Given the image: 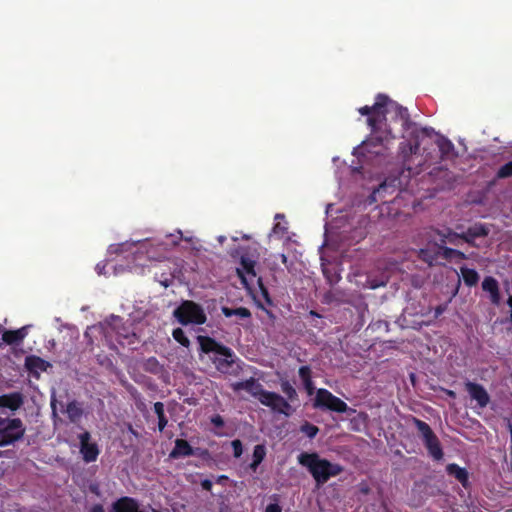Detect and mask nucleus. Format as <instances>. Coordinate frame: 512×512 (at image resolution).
I'll list each match as a JSON object with an SVG mask.
<instances>
[{
    "label": "nucleus",
    "instance_id": "f257e3e1",
    "mask_svg": "<svg viewBox=\"0 0 512 512\" xmlns=\"http://www.w3.org/2000/svg\"><path fill=\"white\" fill-rule=\"evenodd\" d=\"M358 111L361 115L368 116L367 124L372 134L371 140L364 141L361 149L379 154L370 147L384 145L399 134L404 139L399 145V153L404 163L419 152L423 139L434 133L433 128H419L411 120L406 107L382 93L376 96L372 106H363Z\"/></svg>",
    "mask_w": 512,
    "mask_h": 512
},
{
    "label": "nucleus",
    "instance_id": "f03ea898",
    "mask_svg": "<svg viewBox=\"0 0 512 512\" xmlns=\"http://www.w3.org/2000/svg\"><path fill=\"white\" fill-rule=\"evenodd\" d=\"M229 255L234 259H239L240 266L236 268L237 275L245 289L253 294L255 284H257L260 294L266 304L271 306L273 301L270 297L267 287L264 285L260 276H257L255 266L259 258V243L253 241L247 245L233 244L228 251Z\"/></svg>",
    "mask_w": 512,
    "mask_h": 512
},
{
    "label": "nucleus",
    "instance_id": "7ed1b4c3",
    "mask_svg": "<svg viewBox=\"0 0 512 512\" xmlns=\"http://www.w3.org/2000/svg\"><path fill=\"white\" fill-rule=\"evenodd\" d=\"M232 387L236 391L245 390L262 405L269 407L275 413L289 417L294 412L291 404H289L283 396L276 392L265 390L263 385L253 377L245 381L237 382L233 384Z\"/></svg>",
    "mask_w": 512,
    "mask_h": 512
},
{
    "label": "nucleus",
    "instance_id": "20e7f679",
    "mask_svg": "<svg viewBox=\"0 0 512 512\" xmlns=\"http://www.w3.org/2000/svg\"><path fill=\"white\" fill-rule=\"evenodd\" d=\"M298 462L309 471L318 487L327 483L330 478L340 475L344 470L340 464L321 458L316 452L301 453L298 456Z\"/></svg>",
    "mask_w": 512,
    "mask_h": 512
},
{
    "label": "nucleus",
    "instance_id": "39448f33",
    "mask_svg": "<svg viewBox=\"0 0 512 512\" xmlns=\"http://www.w3.org/2000/svg\"><path fill=\"white\" fill-rule=\"evenodd\" d=\"M412 423L416 427L418 436L427 449L428 454L433 458V460L441 461L444 457V452L437 435L429 424L416 417H412Z\"/></svg>",
    "mask_w": 512,
    "mask_h": 512
},
{
    "label": "nucleus",
    "instance_id": "423d86ee",
    "mask_svg": "<svg viewBox=\"0 0 512 512\" xmlns=\"http://www.w3.org/2000/svg\"><path fill=\"white\" fill-rule=\"evenodd\" d=\"M26 427L20 418L0 416V448L14 445L23 439Z\"/></svg>",
    "mask_w": 512,
    "mask_h": 512
},
{
    "label": "nucleus",
    "instance_id": "0eeeda50",
    "mask_svg": "<svg viewBox=\"0 0 512 512\" xmlns=\"http://www.w3.org/2000/svg\"><path fill=\"white\" fill-rule=\"evenodd\" d=\"M175 318L182 325L188 324H204L206 322V314L203 308L191 301H183L173 312Z\"/></svg>",
    "mask_w": 512,
    "mask_h": 512
},
{
    "label": "nucleus",
    "instance_id": "6e6552de",
    "mask_svg": "<svg viewBox=\"0 0 512 512\" xmlns=\"http://www.w3.org/2000/svg\"><path fill=\"white\" fill-rule=\"evenodd\" d=\"M313 406L319 409H326L337 413H345L349 410L348 405L339 397L333 395L329 390L320 388L316 391Z\"/></svg>",
    "mask_w": 512,
    "mask_h": 512
},
{
    "label": "nucleus",
    "instance_id": "1a4fd4ad",
    "mask_svg": "<svg viewBox=\"0 0 512 512\" xmlns=\"http://www.w3.org/2000/svg\"><path fill=\"white\" fill-rule=\"evenodd\" d=\"M80 442V453L84 462L91 463L97 460L100 450L95 442H90L91 434L88 431L78 435Z\"/></svg>",
    "mask_w": 512,
    "mask_h": 512
},
{
    "label": "nucleus",
    "instance_id": "9d476101",
    "mask_svg": "<svg viewBox=\"0 0 512 512\" xmlns=\"http://www.w3.org/2000/svg\"><path fill=\"white\" fill-rule=\"evenodd\" d=\"M465 389L470 398L476 401L480 408H485L490 402V396L487 390L479 383L472 381L465 382Z\"/></svg>",
    "mask_w": 512,
    "mask_h": 512
},
{
    "label": "nucleus",
    "instance_id": "9b49d317",
    "mask_svg": "<svg viewBox=\"0 0 512 512\" xmlns=\"http://www.w3.org/2000/svg\"><path fill=\"white\" fill-rule=\"evenodd\" d=\"M24 366L33 377L38 379L40 372L47 371L51 364L39 356L29 355L25 358Z\"/></svg>",
    "mask_w": 512,
    "mask_h": 512
},
{
    "label": "nucleus",
    "instance_id": "f8f14e48",
    "mask_svg": "<svg viewBox=\"0 0 512 512\" xmlns=\"http://www.w3.org/2000/svg\"><path fill=\"white\" fill-rule=\"evenodd\" d=\"M111 512H144L140 509L139 503L136 499L128 496L117 499L112 504Z\"/></svg>",
    "mask_w": 512,
    "mask_h": 512
},
{
    "label": "nucleus",
    "instance_id": "ddd939ff",
    "mask_svg": "<svg viewBox=\"0 0 512 512\" xmlns=\"http://www.w3.org/2000/svg\"><path fill=\"white\" fill-rule=\"evenodd\" d=\"M24 404V396L20 392H12L0 395V408H7L11 411L19 410Z\"/></svg>",
    "mask_w": 512,
    "mask_h": 512
},
{
    "label": "nucleus",
    "instance_id": "4468645a",
    "mask_svg": "<svg viewBox=\"0 0 512 512\" xmlns=\"http://www.w3.org/2000/svg\"><path fill=\"white\" fill-rule=\"evenodd\" d=\"M29 328V325H25L17 330H5L2 334V340L8 345H19L28 335Z\"/></svg>",
    "mask_w": 512,
    "mask_h": 512
},
{
    "label": "nucleus",
    "instance_id": "2eb2a0df",
    "mask_svg": "<svg viewBox=\"0 0 512 512\" xmlns=\"http://www.w3.org/2000/svg\"><path fill=\"white\" fill-rule=\"evenodd\" d=\"M482 289L485 292L489 293L490 301L492 304H494V305L500 304L501 296H500L499 284H498V281L494 277H492V276L485 277L482 282Z\"/></svg>",
    "mask_w": 512,
    "mask_h": 512
},
{
    "label": "nucleus",
    "instance_id": "dca6fc26",
    "mask_svg": "<svg viewBox=\"0 0 512 512\" xmlns=\"http://www.w3.org/2000/svg\"><path fill=\"white\" fill-rule=\"evenodd\" d=\"M198 343L200 345V350L203 353H215L220 356H224V346L217 343L213 338L209 336H197Z\"/></svg>",
    "mask_w": 512,
    "mask_h": 512
},
{
    "label": "nucleus",
    "instance_id": "f3484780",
    "mask_svg": "<svg viewBox=\"0 0 512 512\" xmlns=\"http://www.w3.org/2000/svg\"><path fill=\"white\" fill-rule=\"evenodd\" d=\"M463 234V241L474 246V239L478 237H485L489 234V228L482 223H477L470 226Z\"/></svg>",
    "mask_w": 512,
    "mask_h": 512
},
{
    "label": "nucleus",
    "instance_id": "a211bd4d",
    "mask_svg": "<svg viewBox=\"0 0 512 512\" xmlns=\"http://www.w3.org/2000/svg\"><path fill=\"white\" fill-rule=\"evenodd\" d=\"M192 455V446L189 442L184 439H176L174 448L170 452L169 457L172 459H179L181 457H189Z\"/></svg>",
    "mask_w": 512,
    "mask_h": 512
},
{
    "label": "nucleus",
    "instance_id": "6ab92c4d",
    "mask_svg": "<svg viewBox=\"0 0 512 512\" xmlns=\"http://www.w3.org/2000/svg\"><path fill=\"white\" fill-rule=\"evenodd\" d=\"M446 472L449 476L454 477L457 481H459L463 487H467L469 476L468 472L465 468L460 467L456 463H450L446 466Z\"/></svg>",
    "mask_w": 512,
    "mask_h": 512
},
{
    "label": "nucleus",
    "instance_id": "aec40b11",
    "mask_svg": "<svg viewBox=\"0 0 512 512\" xmlns=\"http://www.w3.org/2000/svg\"><path fill=\"white\" fill-rule=\"evenodd\" d=\"M298 374L300 379L302 380V383L307 394L312 395L315 392V386L312 381L311 368L309 366H301L298 370Z\"/></svg>",
    "mask_w": 512,
    "mask_h": 512
},
{
    "label": "nucleus",
    "instance_id": "412c9836",
    "mask_svg": "<svg viewBox=\"0 0 512 512\" xmlns=\"http://www.w3.org/2000/svg\"><path fill=\"white\" fill-rule=\"evenodd\" d=\"M66 413L68 419L76 424L83 416V408L79 402L73 400L67 404Z\"/></svg>",
    "mask_w": 512,
    "mask_h": 512
},
{
    "label": "nucleus",
    "instance_id": "4be33fe9",
    "mask_svg": "<svg viewBox=\"0 0 512 512\" xmlns=\"http://www.w3.org/2000/svg\"><path fill=\"white\" fill-rule=\"evenodd\" d=\"M460 273L464 284L468 287L476 286L479 282L480 276L475 269L464 266L460 268Z\"/></svg>",
    "mask_w": 512,
    "mask_h": 512
},
{
    "label": "nucleus",
    "instance_id": "5701e85b",
    "mask_svg": "<svg viewBox=\"0 0 512 512\" xmlns=\"http://www.w3.org/2000/svg\"><path fill=\"white\" fill-rule=\"evenodd\" d=\"M438 252L445 260H452L457 258L459 260L467 259V256L460 250L446 247L443 244L438 245Z\"/></svg>",
    "mask_w": 512,
    "mask_h": 512
},
{
    "label": "nucleus",
    "instance_id": "b1692460",
    "mask_svg": "<svg viewBox=\"0 0 512 512\" xmlns=\"http://www.w3.org/2000/svg\"><path fill=\"white\" fill-rule=\"evenodd\" d=\"M440 236V244L450 243L452 245H458L459 240H463V234L453 232L450 228H447L444 232L437 231Z\"/></svg>",
    "mask_w": 512,
    "mask_h": 512
},
{
    "label": "nucleus",
    "instance_id": "393cba45",
    "mask_svg": "<svg viewBox=\"0 0 512 512\" xmlns=\"http://www.w3.org/2000/svg\"><path fill=\"white\" fill-rule=\"evenodd\" d=\"M266 456V448L262 444H258L254 447L253 455H252V462L249 464V468L256 472L259 465L262 463Z\"/></svg>",
    "mask_w": 512,
    "mask_h": 512
},
{
    "label": "nucleus",
    "instance_id": "a878e982",
    "mask_svg": "<svg viewBox=\"0 0 512 512\" xmlns=\"http://www.w3.org/2000/svg\"><path fill=\"white\" fill-rule=\"evenodd\" d=\"M281 391L285 394L286 398H284L288 403H294L299 400L298 393L293 385L288 380H281L280 382Z\"/></svg>",
    "mask_w": 512,
    "mask_h": 512
},
{
    "label": "nucleus",
    "instance_id": "bb28decb",
    "mask_svg": "<svg viewBox=\"0 0 512 512\" xmlns=\"http://www.w3.org/2000/svg\"><path fill=\"white\" fill-rule=\"evenodd\" d=\"M435 143L441 153V158L447 157L453 150V143L446 137L438 136Z\"/></svg>",
    "mask_w": 512,
    "mask_h": 512
},
{
    "label": "nucleus",
    "instance_id": "cd10ccee",
    "mask_svg": "<svg viewBox=\"0 0 512 512\" xmlns=\"http://www.w3.org/2000/svg\"><path fill=\"white\" fill-rule=\"evenodd\" d=\"M439 255L440 254L438 252V246L436 247V249L433 250L430 248H425L421 249L419 252V258L424 262L428 263L429 265H433L434 263H436Z\"/></svg>",
    "mask_w": 512,
    "mask_h": 512
},
{
    "label": "nucleus",
    "instance_id": "c85d7f7f",
    "mask_svg": "<svg viewBox=\"0 0 512 512\" xmlns=\"http://www.w3.org/2000/svg\"><path fill=\"white\" fill-rule=\"evenodd\" d=\"M155 281L159 282L163 287L167 288L173 283L174 275L169 271L155 272Z\"/></svg>",
    "mask_w": 512,
    "mask_h": 512
},
{
    "label": "nucleus",
    "instance_id": "c756f323",
    "mask_svg": "<svg viewBox=\"0 0 512 512\" xmlns=\"http://www.w3.org/2000/svg\"><path fill=\"white\" fill-rule=\"evenodd\" d=\"M143 369L146 372L158 374L159 372H161L162 366L155 357H149L148 359L145 360L143 364Z\"/></svg>",
    "mask_w": 512,
    "mask_h": 512
},
{
    "label": "nucleus",
    "instance_id": "7c9ffc66",
    "mask_svg": "<svg viewBox=\"0 0 512 512\" xmlns=\"http://www.w3.org/2000/svg\"><path fill=\"white\" fill-rule=\"evenodd\" d=\"M231 316H236V317H239V318H248L249 319L251 317V312L246 307H238V308H235V309H231V308H227L226 307V318L231 317Z\"/></svg>",
    "mask_w": 512,
    "mask_h": 512
},
{
    "label": "nucleus",
    "instance_id": "2f4dec72",
    "mask_svg": "<svg viewBox=\"0 0 512 512\" xmlns=\"http://www.w3.org/2000/svg\"><path fill=\"white\" fill-rule=\"evenodd\" d=\"M300 431L310 439H313L318 434L319 428L316 425L306 421L304 424L301 425Z\"/></svg>",
    "mask_w": 512,
    "mask_h": 512
},
{
    "label": "nucleus",
    "instance_id": "473e14b6",
    "mask_svg": "<svg viewBox=\"0 0 512 512\" xmlns=\"http://www.w3.org/2000/svg\"><path fill=\"white\" fill-rule=\"evenodd\" d=\"M172 336L176 342L181 344L182 346L188 348L190 345V341L185 335V332L181 328H176L172 332Z\"/></svg>",
    "mask_w": 512,
    "mask_h": 512
},
{
    "label": "nucleus",
    "instance_id": "72a5a7b5",
    "mask_svg": "<svg viewBox=\"0 0 512 512\" xmlns=\"http://www.w3.org/2000/svg\"><path fill=\"white\" fill-rule=\"evenodd\" d=\"M496 176L498 179H505V178L512 177V161H509L508 163H505L504 165H502L498 169Z\"/></svg>",
    "mask_w": 512,
    "mask_h": 512
},
{
    "label": "nucleus",
    "instance_id": "f704fd0d",
    "mask_svg": "<svg viewBox=\"0 0 512 512\" xmlns=\"http://www.w3.org/2000/svg\"><path fill=\"white\" fill-rule=\"evenodd\" d=\"M232 449H233V455L236 458H239L243 453V445L242 442L239 439H235L231 443Z\"/></svg>",
    "mask_w": 512,
    "mask_h": 512
},
{
    "label": "nucleus",
    "instance_id": "c9c22d12",
    "mask_svg": "<svg viewBox=\"0 0 512 512\" xmlns=\"http://www.w3.org/2000/svg\"><path fill=\"white\" fill-rule=\"evenodd\" d=\"M192 452H193L192 456H197V457H200L202 459H206L209 456V452H208L207 449L193 448L192 447Z\"/></svg>",
    "mask_w": 512,
    "mask_h": 512
},
{
    "label": "nucleus",
    "instance_id": "e433bc0d",
    "mask_svg": "<svg viewBox=\"0 0 512 512\" xmlns=\"http://www.w3.org/2000/svg\"><path fill=\"white\" fill-rule=\"evenodd\" d=\"M154 412L158 418L164 416L165 415L164 404L162 402H155L154 403Z\"/></svg>",
    "mask_w": 512,
    "mask_h": 512
},
{
    "label": "nucleus",
    "instance_id": "4c0bfd02",
    "mask_svg": "<svg viewBox=\"0 0 512 512\" xmlns=\"http://www.w3.org/2000/svg\"><path fill=\"white\" fill-rule=\"evenodd\" d=\"M265 512H282V508L278 503H270L267 505Z\"/></svg>",
    "mask_w": 512,
    "mask_h": 512
},
{
    "label": "nucleus",
    "instance_id": "58836bf2",
    "mask_svg": "<svg viewBox=\"0 0 512 512\" xmlns=\"http://www.w3.org/2000/svg\"><path fill=\"white\" fill-rule=\"evenodd\" d=\"M168 424L166 415L158 418V430L162 432Z\"/></svg>",
    "mask_w": 512,
    "mask_h": 512
},
{
    "label": "nucleus",
    "instance_id": "ea45409f",
    "mask_svg": "<svg viewBox=\"0 0 512 512\" xmlns=\"http://www.w3.org/2000/svg\"><path fill=\"white\" fill-rule=\"evenodd\" d=\"M171 238V243L173 245H177L181 239H183L182 232L180 230L177 231V235L171 234L169 235Z\"/></svg>",
    "mask_w": 512,
    "mask_h": 512
},
{
    "label": "nucleus",
    "instance_id": "a19ab883",
    "mask_svg": "<svg viewBox=\"0 0 512 512\" xmlns=\"http://www.w3.org/2000/svg\"><path fill=\"white\" fill-rule=\"evenodd\" d=\"M273 232L274 233H286L287 232V227L285 226H282L280 223H276L274 226H273Z\"/></svg>",
    "mask_w": 512,
    "mask_h": 512
},
{
    "label": "nucleus",
    "instance_id": "79ce46f5",
    "mask_svg": "<svg viewBox=\"0 0 512 512\" xmlns=\"http://www.w3.org/2000/svg\"><path fill=\"white\" fill-rule=\"evenodd\" d=\"M212 423H214L216 426H222L224 425V419L220 415H216L212 418Z\"/></svg>",
    "mask_w": 512,
    "mask_h": 512
},
{
    "label": "nucleus",
    "instance_id": "37998d69",
    "mask_svg": "<svg viewBox=\"0 0 512 512\" xmlns=\"http://www.w3.org/2000/svg\"><path fill=\"white\" fill-rule=\"evenodd\" d=\"M89 512H105L102 504H94Z\"/></svg>",
    "mask_w": 512,
    "mask_h": 512
},
{
    "label": "nucleus",
    "instance_id": "c03bdc74",
    "mask_svg": "<svg viewBox=\"0 0 512 512\" xmlns=\"http://www.w3.org/2000/svg\"><path fill=\"white\" fill-rule=\"evenodd\" d=\"M201 485H202L203 489L208 490V491L211 490V488H212V482L208 479L203 480Z\"/></svg>",
    "mask_w": 512,
    "mask_h": 512
},
{
    "label": "nucleus",
    "instance_id": "a18cd8bd",
    "mask_svg": "<svg viewBox=\"0 0 512 512\" xmlns=\"http://www.w3.org/2000/svg\"><path fill=\"white\" fill-rule=\"evenodd\" d=\"M233 351L226 347V364H228L230 361H232Z\"/></svg>",
    "mask_w": 512,
    "mask_h": 512
},
{
    "label": "nucleus",
    "instance_id": "49530a36",
    "mask_svg": "<svg viewBox=\"0 0 512 512\" xmlns=\"http://www.w3.org/2000/svg\"><path fill=\"white\" fill-rule=\"evenodd\" d=\"M445 311V307L442 306V305H439L435 308V316L436 317H439L440 315L443 314V312Z\"/></svg>",
    "mask_w": 512,
    "mask_h": 512
},
{
    "label": "nucleus",
    "instance_id": "de8ad7c7",
    "mask_svg": "<svg viewBox=\"0 0 512 512\" xmlns=\"http://www.w3.org/2000/svg\"><path fill=\"white\" fill-rule=\"evenodd\" d=\"M104 269H105V265L104 264H101V263H98L96 265V270H97V273L99 275L103 274L104 273Z\"/></svg>",
    "mask_w": 512,
    "mask_h": 512
},
{
    "label": "nucleus",
    "instance_id": "09e8293b",
    "mask_svg": "<svg viewBox=\"0 0 512 512\" xmlns=\"http://www.w3.org/2000/svg\"><path fill=\"white\" fill-rule=\"evenodd\" d=\"M445 393H446V395H447V396H449V397H451V398H456V392H455V391H453V390H448V389H446V390H445Z\"/></svg>",
    "mask_w": 512,
    "mask_h": 512
},
{
    "label": "nucleus",
    "instance_id": "8fccbe9b",
    "mask_svg": "<svg viewBox=\"0 0 512 512\" xmlns=\"http://www.w3.org/2000/svg\"><path fill=\"white\" fill-rule=\"evenodd\" d=\"M251 239H252L251 235L245 234V233L241 234V240L251 241Z\"/></svg>",
    "mask_w": 512,
    "mask_h": 512
},
{
    "label": "nucleus",
    "instance_id": "3c124183",
    "mask_svg": "<svg viewBox=\"0 0 512 512\" xmlns=\"http://www.w3.org/2000/svg\"><path fill=\"white\" fill-rule=\"evenodd\" d=\"M507 304H508V306H509V307H510V309H511V312H510V319H511V321H512V296H510V297L508 298V300H507Z\"/></svg>",
    "mask_w": 512,
    "mask_h": 512
},
{
    "label": "nucleus",
    "instance_id": "603ef678",
    "mask_svg": "<svg viewBox=\"0 0 512 512\" xmlns=\"http://www.w3.org/2000/svg\"><path fill=\"white\" fill-rule=\"evenodd\" d=\"M309 314L313 317L321 318L322 316L314 310H311Z\"/></svg>",
    "mask_w": 512,
    "mask_h": 512
},
{
    "label": "nucleus",
    "instance_id": "864d4df0",
    "mask_svg": "<svg viewBox=\"0 0 512 512\" xmlns=\"http://www.w3.org/2000/svg\"><path fill=\"white\" fill-rule=\"evenodd\" d=\"M385 188H386V185H385V184H381V185L379 186V188H378L376 191H374V193H380V191H381V190H384Z\"/></svg>",
    "mask_w": 512,
    "mask_h": 512
},
{
    "label": "nucleus",
    "instance_id": "5fc2aeb1",
    "mask_svg": "<svg viewBox=\"0 0 512 512\" xmlns=\"http://www.w3.org/2000/svg\"><path fill=\"white\" fill-rule=\"evenodd\" d=\"M134 399H137V396H140V394L134 389V393H131Z\"/></svg>",
    "mask_w": 512,
    "mask_h": 512
},
{
    "label": "nucleus",
    "instance_id": "6e6d98bb",
    "mask_svg": "<svg viewBox=\"0 0 512 512\" xmlns=\"http://www.w3.org/2000/svg\"><path fill=\"white\" fill-rule=\"evenodd\" d=\"M284 218V215L283 214H276L275 215V219H283Z\"/></svg>",
    "mask_w": 512,
    "mask_h": 512
},
{
    "label": "nucleus",
    "instance_id": "4d7b16f0",
    "mask_svg": "<svg viewBox=\"0 0 512 512\" xmlns=\"http://www.w3.org/2000/svg\"><path fill=\"white\" fill-rule=\"evenodd\" d=\"M231 240L236 243L239 238L237 236H231Z\"/></svg>",
    "mask_w": 512,
    "mask_h": 512
},
{
    "label": "nucleus",
    "instance_id": "13d9d810",
    "mask_svg": "<svg viewBox=\"0 0 512 512\" xmlns=\"http://www.w3.org/2000/svg\"><path fill=\"white\" fill-rule=\"evenodd\" d=\"M223 480H224V475H221V476H219V477H218V481H219V482H221V481H223Z\"/></svg>",
    "mask_w": 512,
    "mask_h": 512
},
{
    "label": "nucleus",
    "instance_id": "bf43d9fd",
    "mask_svg": "<svg viewBox=\"0 0 512 512\" xmlns=\"http://www.w3.org/2000/svg\"><path fill=\"white\" fill-rule=\"evenodd\" d=\"M141 406H145V405H144L143 403H141V405L137 403V408H138V409L142 410V407H141Z\"/></svg>",
    "mask_w": 512,
    "mask_h": 512
},
{
    "label": "nucleus",
    "instance_id": "052dcab7",
    "mask_svg": "<svg viewBox=\"0 0 512 512\" xmlns=\"http://www.w3.org/2000/svg\"><path fill=\"white\" fill-rule=\"evenodd\" d=\"M218 239H219L220 242H222V241H224V236H219Z\"/></svg>",
    "mask_w": 512,
    "mask_h": 512
},
{
    "label": "nucleus",
    "instance_id": "680f3d73",
    "mask_svg": "<svg viewBox=\"0 0 512 512\" xmlns=\"http://www.w3.org/2000/svg\"><path fill=\"white\" fill-rule=\"evenodd\" d=\"M219 512H224V508H223V507H220V508H219Z\"/></svg>",
    "mask_w": 512,
    "mask_h": 512
},
{
    "label": "nucleus",
    "instance_id": "e2e57ef3",
    "mask_svg": "<svg viewBox=\"0 0 512 512\" xmlns=\"http://www.w3.org/2000/svg\"><path fill=\"white\" fill-rule=\"evenodd\" d=\"M153 512H161V511H159V510H155V509H154V510H153Z\"/></svg>",
    "mask_w": 512,
    "mask_h": 512
},
{
    "label": "nucleus",
    "instance_id": "0e129e2a",
    "mask_svg": "<svg viewBox=\"0 0 512 512\" xmlns=\"http://www.w3.org/2000/svg\"><path fill=\"white\" fill-rule=\"evenodd\" d=\"M2 456V452L0 451V457Z\"/></svg>",
    "mask_w": 512,
    "mask_h": 512
}]
</instances>
